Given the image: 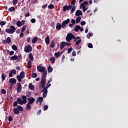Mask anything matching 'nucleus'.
I'll return each instance as SVG.
<instances>
[{"instance_id": "nucleus-46", "label": "nucleus", "mask_w": 128, "mask_h": 128, "mask_svg": "<svg viewBox=\"0 0 128 128\" xmlns=\"http://www.w3.org/2000/svg\"><path fill=\"white\" fill-rule=\"evenodd\" d=\"M18 0H12V4L14 6H16V4H18Z\"/></svg>"}, {"instance_id": "nucleus-61", "label": "nucleus", "mask_w": 128, "mask_h": 128, "mask_svg": "<svg viewBox=\"0 0 128 128\" xmlns=\"http://www.w3.org/2000/svg\"><path fill=\"white\" fill-rule=\"evenodd\" d=\"M8 120L9 122H12V116H10Z\"/></svg>"}, {"instance_id": "nucleus-38", "label": "nucleus", "mask_w": 128, "mask_h": 128, "mask_svg": "<svg viewBox=\"0 0 128 128\" xmlns=\"http://www.w3.org/2000/svg\"><path fill=\"white\" fill-rule=\"evenodd\" d=\"M48 8H50L51 10H52L54 8V6L52 4H50L48 6Z\"/></svg>"}, {"instance_id": "nucleus-54", "label": "nucleus", "mask_w": 128, "mask_h": 128, "mask_svg": "<svg viewBox=\"0 0 128 128\" xmlns=\"http://www.w3.org/2000/svg\"><path fill=\"white\" fill-rule=\"evenodd\" d=\"M88 48H92L93 46H92V43H90L88 44Z\"/></svg>"}, {"instance_id": "nucleus-60", "label": "nucleus", "mask_w": 128, "mask_h": 128, "mask_svg": "<svg viewBox=\"0 0 128 128\" xmlns=\"http://www.w3.org/2000/svg\"><path fill=\"white\" fill-rule=\"evenodd\" d=\"M74 4H76V0H72L71 2V4L72 6H74Z\"/></svg>"}, {"instance_id": "nucleus-58", "label": "nucleus", "mask_w": 128, "mask_h": 128, "mask_svg": "<svg viewBox=\"0 0 128 128\" xmlns=\"http://www.w3.org/2000/svg\"><path fill=\"white\" fill-rule=\"evenodd\" d=\"M52 86V84H48L46 85V87L44 88H46V90H48V88H50V86Z\"/></svg>"}, {"instance_id": "nucleus-9", "label": "nucleus", "mask_w": 128, "mask_h": 128, "mask_svg": "<svg viewBox=\"0 0 128 128\" xmlns=\"http://www.w3.org/2000/svg\"><path fill=\"white\" fill-rule=\"evenodd\" d=\"M37 70L38 72H42L44 70H45L46 69H45L44 66H37Z\"/></svg>"}, {"instance_id": "nucleus-12", "label": "nucleus", "mask_w": 128, "mask_h": 128, "mask_svg": "<svg viewBox=\"0 0 128 128\" xmlns=\"http://www.w3.org/2000/svg\"><path fill=\"white\" fill-rule=\"evenodd\" d=\"M18 87H17V92H22V84L20 82H18L17 84Z\"/></svg>"}, {"instance_id": "nucleus-26", "label": "nucleus", "mask_w": 128, "mask_h": 128, "mask_svg": "<svg viewBox=\"0 0 128 128\" xmlns=\"http://www.w3.org/2000/svg\"><path fill=\"white\" fill-rule=\"evenodd\" d=\"M29 58L30 61L34 62V56H32V53L29 54Z\"/></svg>"}, {"instance_id": "nucleus-62", "label": "nucleus", "mask_w": 128, "mask_h": 128, "mask_svg": "<svg viewBox=\"0 0 128 128\" xmlns=\"http://www.w3.org/2000/svg\"><path fill=\"white\" fill-rule=\"evenodd\" d=\"M71 22L72 24H76V20H74V19L72 20Z\"/></svg>"}, {"instance_id": "nucleus-11", "label": "nucleus", "mask_w": 128, "mask_h": 128, "mask_svg": "<svg viewBox=\"0 0 128 128\" xmlns=\"http://www.w3.org/2000/svg\"><path fill=\"white\" fill-rule=\"evenodd\" d=\"M42 92H43V97L46 98V96L48 95V89H46V88H44Z\"/></svg>"}, {"instance_id": "nucleus-52", "label": "nucleus", "mask_w": 128, "mask_h": 128, "mask_svg": "<svg viewBox=\"0 0 128 128\" xmlns=\"http://www.w3.org/2000/svg\"><path fill=\"white\" fill-rule=\"evenodd\" d=\"M75 10H76V6L72 7V8L71 10L72 14L74 12H75Z\"/></svg>"}, {"instance_id": "nucleus-13", "label": "nucleus", "mask_w": 128, "mask_h": 128, "mask_svg": "<svg viewBox=\"0 0 128 128\" xmlns=\"http://www.w3.org/2000/svg\"><path fill=\"white\" fill-rule=\"evenodd\" d=\"M42 78H44V80H46V74H48V72L46 71V69L42 72Z\"/></svg>"}, {"instance_id": "nucleus-24", "label": "nucleus", "mask_w": 128, "mask_h": 128, "mask_svg": "<svg viewBox=\"0 0 128 128\" xmlns=\"http://www.w3.org/2000/svg\"><path fill=\"white\" fill-rule=\"evenodd\" d=\"M48 72H52V70H54V68H52V66H50L48 68Z\"/></svg>"}, {"instance_id": "nucleus-47", "label": "nucleus", "mask_w": 128, "mask_h": 128, "mask_svg": "<svg viewBox=\"0 0 128 128\" xmlns=\"http://www.w3.org/2000/svg\"><path fill=\"white\" fill-rule=\"evenodd\" d=\"M2 80H6V75L4 74H2Z\"/></svg>"}, {"instance_id": "nucleus-19", "label": "nucleus", "mask_w": 128, "mask_h": 128, "mask_svg": "<svg viewBox=\"0 0 128 128\" xmlns=\"http://www.w3.org/2000/svg\"><path fill=\"white\" fill-rule=\"evenodd\" d=\"M28 88L31 90H34V86L32 83L29 84H28Z\"/></svg>"}, {"instance_id": "nucleus-56", "label": "nucleus", "mask_w": 128, "mask_h": 128, "mask_svg": "<svg viewBox=\"0 0 128 128\" xmlns=\"http://www.w3.org/2000/svg\"><path fill=\"white\" fill-rule=\"evenodd\" d=\"M72 56H76V51L72 52Z\"/></svg>"}, {"instance_id": "nucleus-22", "label": "nucleus", "mask_w": 128, "mask_h": 128, "mask_svg": "<svg viewBox=\"0 0 128 128\" xmlns=\"http://www.w3.org/2000/svg\"><path fill=\"white\" fill-rule=\"evenodd\" d=\"M54 46H56V43L54 42V40H52L50 44V48H52Z\"/></svg>"}, {"instance_id": "nucleus-15", "label": "nucleus", "mask_w": 128, "mask_h": 128, "mask_svg": "<svg viewBox=\"0 0 128 128\" xmlns=\"http://www.w3.org/2000/svg\"><path fill=\"white\" fill-rule=\"evenodd\" d=\"M62 25L60 22H58L56 24V30H60L62 29Z\"/></svg>"}, {"instance_id": "nucleus-8", "label": "nucleus", "mask_w": 128, "mask_h": 128, "mask_svg": "<svg viewBox=\"0 0 128 128\" xmlns=\"http://www.w3.org/2000/svg\"><path fill=\"white\" fill-rule=\"evenodd\" d=\"M27 100L28 102V104H32L33 103L36 101V99H34V98L33 97L28 98Z\"/></svg>"}, {"instance_id": "nucleus-44", "label": "nucleus", "mask_w": 128, "mask_h": 128, "mask_svg": "<svg viewBox=\"0 0 128 128\" xmlns=\"http://www.w3.org/2000/svg\"><path fill=\"white\" fill-rule=\"evenodd\" d=\"M32 76L34 78H36V76H38V74H36V72L32 73Z\"/></svg>"}, {"instance_id": "nucleus-32", "label": "nucleus", "mask_w": 128, "mask_h": 128, "mask_svg": "<svg viewBox=\"0 0 128 128\" xmlns=\"http://www.w3.org/2000/svg\"><path fill=\"white\" fill-rule=\"evenodd\" d=\"M80 28V26L77 25L76 26V28H74V30L76 32H78V30Z\"/></svg>"}, {"instance_id": "nucleus-3", "label": "nucleus", "mask_w": 128, "mask_h": 128, "mask_svg": "<svg viewBox=\"0 0 128 128\" xmlns=\"http://www.w3.org/2000/svg\"><path fill=\"white\" fill-rule=\"evenodd\" d=\"M16 30V27L14 26H11L10 28H6L5 30L7 34H12Z\"/></svg>"}, {"instance_id": "nucleus-63", "label": "nucleus", "mask_w": 128, "mask_h": 128, "mask_svg": "<svg viewBox=\"0 0 128 128\" xmlns=\"http://www.w3.org/2000/svg\"><path fill=\"white\" fill-rule=\"evenodd\" d=\"M80 24H81V26H84V24H86V22H84V21L80 23Z\"/></svg>"}, {"instance_id": "nucleus-39", "label": "nucleus", "mask_w": 128, "mask_h": 128, "mask_svg": "<svg viewBox=\"0 0 128 128\" xmlns=\"http://www.w3.org/2000/svg\"><path fill=\"white\" fill-rule=\"evenodd\" d=\"M12 49L14 50H18V47H16V44H13L12 46Z\"/></svg>"}, {"instance_id": "nucleus-37", "label": "nucleus", "mask_w": 128, "mask_h": 128, "mask_svg": "<svg viewBox=\"0 0 128 128\" xmlns=\"http://www.w3.org/2000/svg\"><path fill=\"white\" fill-rule=\"evenodd\" d=\"M26 96L30 97L32 96V92L28 91L26 92Z\"/></svg>"}, {"instance_id": "nucleus-30", "label": "nucleus", "mask_w": 128, "mask_h": 128, "mask_svg": "<svg viewBox=\"0 0 128 128\" xmlns=\"http://www.w3.org/2000/svg\"><path fill=\"white\" fill-rule=\"evenodd\" d=\"M82 20V18L80 16H78L76 18V23L80 24V20Z\"/></svg>"}, {"instance_id": "nucleus-48", "label": "nucleus", "mask_w": 128, "mask_h": 128, "mask_svg": "<svg viewBox=\"0 0 128 128\" xmlns=\"http://www.w3.org/2000/svg\"><path fill=\"white\" fill-rule=\"evenodd\" d=\"M48 106H44V110H48Z\"/></svg>"}, {"instance_id": "nucleus-2", "label": "nucleus", "mask_w": 128, "mask_h": 128, "mask_svg": "<svg viewBox=\"0 0 128 128\" xmlns=\"http://www.w3.org/2000/svg\"><path fill=\"white\" fill-rule=\"evenodd\" d=\"M82 8L83 12H86L88 10V1H84L80 4V8Z\"/></svg>"}, {"instance_id": "nucleus-16", "label": "nucleus", "mask_w": 128, "mask_h": 128, "mask_svg": "<svg viewBox=\"0 0 128 128\" xmlns=\"http://www.w3.org/2000/svg\"><path fill=\"white\" fill-rule=\"evenodd\" d=\"M76 16H82V12L80 10H77L76 12Z\"/></svg>"}, {"instance_id": "nucleus-28", "label": "nucleus", "mask_w": 128, "mask_h": 128, "mask_svg": "<svg viewBox=\"0 0 128 128\" xmlns=\"http://www.w3.org/2000/svg\"><path fill=\"white\" fill-rule=\"evenodd\" d=\"M18 57L16 55H14L10 58V60H18Z\"/></svg>"}, {"instance_id": "nucleus-42", "label": "nucleus", "mask_w": 128, "mask_h": 128, "mask_svg": "<svg viewBox=\"0 0 128 128\" xmlns=\"http://www.w3.org/2000/svg\"><path fill=\"white\" fill-rule=\"evenodd\" d=\"M80 42H82V39H80L79 40L76 41V45L78 46L80 44Z\"/></svg>"}, {"instance_id": "nucleus-33", "label": "nucleus", "mask_w": 128, "mask_h": 128, "mask_svg": "<svg viewBox=\"0 0 128 128\" xmlns=\"http://www.w3.org/2000/svg\"><path fill=\"white\" fill-rule=\"evenodd\" d=\"M44 100V98L42 97H40L38 98V102L40 103V104H42V101Z\"/></svg>"}, {"instance_id": "nucleus-36", "label": "nucleus", "mask_w": 128, "mask_h": 128, "mask_svg": "<svg viewBox=\"0 0 128 128\" xmlns=\"http://www.w3.org/2000/svg\"><path fill=\"white\" fill-rule=\"evenodd\" d=\"M26 26H24L22 28V32H26Z\"/></svg>"}, {"instance_id": "nucleus-6", "label": "nucleus", "mask_w": 128, "mask_h": 128, "mask_svg": "<svg viewBox=\"0 0 128 128\" xmlns=\"http://www.w3.org/2000/svg\"><path fill=\"white\" fill-rule=\"evenodd\" d=\"M46 79L42 78L41 80V82L40 84V86L42 88H44L46 86Z\"/></svg>"}, {"instance_id": "nucleus-31", "label": "nucleus", "mask_w": 128, "mask_h": 128, "mask_svg": "<svg viewBox=\"0 0 128 128\" xmlns=\"http://www.w3.org/2000/svg\"><path fill=\"white\" fill-rule=\"evenodd\" d=\"M16 26L18 28H20V26H22V22L20 21H18L16 22Z\"/></svg>"}, {"instance_id": "nucleus-51", "label": "nucleus", "mask_w": 128, "mask_h": 128, "mask_svg": "<svg viewBox=\"0 0 128 128\" xmlns=\"http://www.w3.org/2000/svg\"><path fill=\"white\" fill-rule=\"evenodd\" d=\"M1 92L3 94H6V91L4 89H2Z\"/></svg>"}, {"instance_id": "nucleus-20", "label": "nucleus", "mask_w": 128, "mask_h": 128, "mask_svg": "<svg viewBox=\"0 0 128 128\" xmlns=\"http://www.w3.org/2000/svg\"><path fill=\"white\" fill-rule=\"evenodd\" d=\"M14 112L15 114H20V110L18 108H15L14 110Z\"/></svg>"}, {"instance_id": "nucleus-4", "label": "nucleus", "mask_w": 128, "mask_h": 128, "mask_svg": "<svg viewBox=\"0 0 128 128\" xmlns=\"http://www.w3.org/2000/svg\"><path fill=\"white\" fill-rule=\"evenodd\" d=\"M75 38V36L72 34V33H68L66 38V42H70V40H72V38Z\"/></svg>"}, {"instance_id": "nucleus-40", "label": "nucleus", "mask_w": 128, "mask_h": 128, "mask_svg": "<svg viewBox=\"0 0 128 128\" xmlns=\"http://www.w3.org/2000/svg\"><path fill=\"white\" fill-rule=\"evenodd\" d=\"M16 78L20 82H22V77L20 76V75H18L16 76Z\"/></svg>"}, {"instance_id": "nucleus-29", "label": "nucleus", "mask_w": 128, "mask_h": 128, "mask_svg": "<svg viewBox=\"0 0 128 128\" xmlns=\"http://www.w3.org/2000/svg\"><path fill=\"white\" fill-rule=\"evenodd\" d=\"M17 108L18 109V110H19L20 112H24V108H22V107L20 105H18L17 106Z\"/></svg>"}, {"instance_id": "nucleus-21", "label": "nucleus", "mask_w": 128, "mask_h": 128, "mask_svg": "<svg viewBox=\"0 0 128 128\" xmlns=\"http://www.w3.org/2000/svg\"><path fill=\"white\" fill-rule=\"evenodd\" d=\"M45 42L46 44H50V37L48 36L46 38H45Z\"/></svg>"}, {"instance_id": "nucleus-43", "label": "nucleus", "mask_w": 128, "mask_h": 128, "mask_svg": "<svg viewBox=\"0 0 128 128\" xmlns=\"http://www.w3.org/2000/svg\"><path fill=\"white\" fill-rule=\"evenodd\" d=\"M16 10V8L14 7H11L8 8V11L9 12H14Z\"/></svg>"}, {"instance_id": "nucleus-25", "label": "nucleus", "mask_w": 128, "mask_h": 128, "mask_svg": "<svg viewBox=\"0 0 128 128\" xmlns=\"http://www.w3.org/2000/svg\"><path fill=\"white\" fill-rule=\"evenodd\" d=\"M62 52H57L54 53V56L56 58H58V56H60Z\"/></svg>"}, {"instance_id": "nucleus-14", "label": "nucleus", "mask_w": 128, "mask_h": 128, "mask_svg": "<svg viewBox=\"0 0 128 128\" xmlns=\"http://www.w3.org/2000/svg\"><path fill=\"white\" fill-rule=\"evenodd\" d=\"M9 82L14 85V84H16V80L14 78H11L9 80Z\"/></svg>"}, {"instance_id": "nucleus-59", "label": "nucleus", "mask_w": 128, "mask_h": 128, "mask_svg": "<svg viewBox=\"0 0 128 128\" xmlns=\"http://www.w3.org/2000/svg\"><path fill=\"white\" fill-rule=\"evenodd\" d=\"M14 54V52L12 50L9 52L10 56H12V54Z\"/></svg>"}, {"instance_id": "nucleus-17", "label": "nucleus", "mask_w": 128, "mask_h": 128, "mask_svg": "<svg viewBox=\"0 0 128 128\" xmlns=\"http://www.w3.org/2000/svg\"><path fill=\"white\" fill-rule=\"evenodd\" d=\"M6 42L8 44H10L12 42V40H10V37H8L6 40L3 41V42Z\"/></svg>"}, {"instance_id": "nucleus-45", "label": "nucleus", "mask_w": 128, "mask_h": 128, "mask_svg": "<svg viewBox=\"0 0 128 128\" xmlns=\"http://www.w3.org/2000/svg\"><path fill=\"white\" fill-rule=\"evenodd\" d=\"M72 52V48H68V54H70V52Z\"/></svg>"}, {"instance_id": "nucleus-7", "label": "nucleus", "mask_w": 128, "mask_h": 128, "mask_svg": "<svg viewBox=\"0 0 128 128\" xmlns=\"http://www.w3.org/2000/svg\"><path fill=\"white\" fill-rule=\"evenodd\" d=\"M70 18L67 19L66 20H64L62 22V28H64L66 26V24H68V22H70Z\"/></svg>"}, {"instance_id": "nucleus-5", "label": "nucleus", "mask_w": 128, "mask_h": 128, "mask_svg": "<svg viewBox=\"0 0 128 128\" xmlns=\"http://www.w3.org/2000/svg\"><path fill=\"white\" fill-rule=\"evenodd\" d=\"M24 50L26 52H30L32 50V48L30 45H27L24 47Z\"/></svg>"}, {"instance_id": "nucleus-1", "label": "nucleus", "mask_w": 128, "mask_h": 128, "mask_svg": "<svg viewBox=\"0 0 128 128\" xmlns=\"http://www.w3.org/2000/svg\"><path fill=\"white\" fill-rule=\"evenodd\" d=\"M22 98H18L17 99V102H18V104H20V106H22V104H26L28 102V100H26V98H28V97H26V96L24 95H23L22 96Z\"/></svg>"}, {"instance_id": "nucleus-55", "label": "nucleus", "mask_w": 128, "mask_h": 128, "mask_svg": "<svg viewBox=\"0 0 128 128\" xmlns=\"http://www.w3.org/2000/svg\"><path fill=\"white\" fill-rule=\"evenodd\" d=\"M6 24V22L4 21L0 22V26H4Z\"/></svg>"}, {"instance_id": "nucleus-27", "label": "nucleus", "mask_w": 128, "mask_h": 128, "mask_svg": "<svg viewBox=\"0 0 128 128\" xmlns=\"http://www.w3.org/2000/svg\"><path fill=\"white\" fill-rule=\"evenodd\" d=\"M50 60L52 64H54V62H56V58H54V57H50Z\"/></svg>"}, {"instance_id": "nucleus-23", "label": "nucleus", "mask_w": 128, "mask_h": 128, "mask_svg": "<svg viewBox=\"0 0 128 128\" xmlns=\"http://www.w3.org/2000/svg\"><path fill=\"white\" fill-rule=\"evenodd\" d=\"M64 46H66V42H62L60 46V50H62V48H64Z\"/></svg>"}, {"instance_id": "nucleus-50", "label": "nucleus", "mask_w": 128, "mask_h": 128, "mask_svg": "<svg viewBox=\"0 0 128 128\" xmlns=\"http://www.w3.org/2000/svg\"><path fill=\"white\" fill-rule=\"evenodd\" d=\"M92 36V33H88V35H87L86 36L88 38H90V36Z\"/></svg>"}, {"instance_id": "nucleus-57", "label": "nucleus", "mask_w": 128, "mask_h": 128, "mask_svg": "<svg viewBox=\"0 0 128 128\" xmlns=\"http://www.w3.org/2000/svg\"><path fill=\"white\" fill-rule=\"evenodd\" d=\"M30 22H32V24H34V22H36V19L32 18L31 19Z\"/></svg>"}, {"instance_id": "nucleus-49", "label": "nucleus", "mask_w": 128, "mask_h": 128, "mask_svg": "<svg viewBox=\"0 0 128 128\" xmlns=\"http://www.w3.org/2000/svg\"><path fill=\"white\" fill-rule=\"evenodd\" d=\"M11 72L13 74H16V70H11Z\"/></svg>"}, {"instance_id": "nucleus-10", "label": "nucleus", "mask_w": 128, "mask_h": 128, "mask_svg": "<svg viewBox=\"0 0 128 128\" xmlns=\"http://www.w3.org/2000/svg\"><path fill=\"white\" fill-rule=\"evenodd\" d=\"M72 6V5L65 6L63 7V11L66 12V10H71Z\"/></svg>"}, {"instance_id": "nucleus-53", "label": "nucleus", "mask_w": 128, "mask_h": 128, "mask_svg": "<svg viewBox=\"0 0 128 128\" xmlns=\"http://www.w3.org/2000/svg\"><path fill=\"white\" fill-rule=\"evenodd\" d=\"M18 106V101H15L14 103H13V106Z\"/></svg>"}, {"instance_id": "nucleus-35", "label": "nucleus", "mask_w": 128, "mask_h": 128, "mask_svg": "<svg viewBox=\"0 0 128 128\" xmlns=\"http://www.w3.org/2000/svg\"><path fill=\"white\" fill-rule=\"evenodd\" d=\"M20 77H21V78H24V72H22L20 73Z\"/></svg>"}, {"instance_id": "nucleus-41", "label": "nucleus", "mask_w": 128, "mask_h": 128, "mask_svg": "<svg viewBox=\"0 0 128 128\" xmlns=\"http://www.w3.org/2000/svg\"><path fill=\"white\" fill-rule=\"evenodd\" d=\"M36 42H38V38L36 37H35L32 40V44H34Z\"/></svg>"}, {"instance_id": "nucleus-34", "label": "nucleus", "mask_w": 128, "mask_h": 128, "mask_svg": "<svg viewBox=\"0 0 128 128\" xmlns=\"http://www.w3.org/2000/svg\"><path fill=\"white\" fill-rule=\"evenodd\" d=\"M28 68H32V61L29 60L28 62Z\"/></svg>"}, {"instance_id": "nucleus-64", "label": "nucleus", "mask_w": 128, "mask_h": 128, "mask_svg": "<svg viewBox=\"0 0 128 128\" xmlns=\"http://www.w3.org/2000/svg\"><path fill=\"white\" fill-rule=\"evenodd\" d=\"M42 114V110H40L38 112H37V114L38 116V114Z\"/></svg>"}, {"instance_id": "nucleus-18", "label": "nucleus", "mask_w": 128, "mask_h": 128, "mask_svg": "<svg viewBox=\"0 0 128 128\" xmlns=\"http://www.w3.org/2000/svg\"><path fill=\"white\" fill-rule=\"evenodd\" d=\"M32 104H30V103H28L26 104V110H30L32 109V106H30Z\"/></svg>"}]
</instances>
